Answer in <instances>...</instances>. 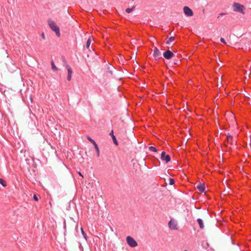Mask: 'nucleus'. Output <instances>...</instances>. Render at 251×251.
<instances>
[{
    "label": "nucleus",
    "instance_id": "6ab92c4d",
    "mask_svg": "<svg viewBox=\"0 0 251 251\" xmlns=\"http://www.w3.org/2000/svg\"><path fill=\"white\" fill-rule=\"evenodd\" d=\"M0 184H1L3 187H6V185H7L6 181H5L4 179H2V178H0Z\"/></svg>",
    "mask_w": 251,
    "mask_h": 251
},
{
    "label": "nucleus",
    "instance_id": "20e7f679",
    "mask_svg": "<svg viewBox=\"0 0 251 251\" xmlns=\"http://www.w3.org/2000/svg\"><path fill=\"white\" fill-rule=\"evenodd\" d=\"M153 56L156 60L162 58V54L157 47H155L153 50Z\"/></svg>",
    "mask_w": 251,
    "mask_h": 251
},
{
    "label": "nucleus",
    "instance_id": "f3484780",
    "mask_svg": "<svg viewBox=\"0 0 251 251\" xmlns=\"http://www.w3.org/2000/svg\"><path fill=\"white\" fill-rule=\"evenodd\" d=\"M175 37H171L168 38V39L166 41V43L167 44H170L172 42L174 41Z\"/></svg>",
    "mask_w": 251,
    "mask_h": 251
},
{
    "label": "nucleus",
    "instance_id": "9b49d317",
    "mask_svg": "<svg viewBox=\"0 0 251 251\" xmlns=\"http://www.w3.org/2000/svg\"><path fill=\"white\" fill-rule=\"evenodd\" d=\"M197 188L200 193H202L205 190V185L203 183H200L197 186Z\"/></svg>",
    "mask_w": 251,
    "mask_h": 251
},
{
    "label": "nucleus",
    "instance_id": "4be33fe9",
    "mask_svg": "<svg viewBox=\"0 0 251 251\" xmlns=\"http://www.w3.org/2000/svg\"><path fill=\"white\" fill-rule=\"evenodd\" d=\"M51 64V69L53 71H57L58 70L57 68L55 66V64Z\"/></svg>",
    "mask_w": 251,
    "mask_h": 251
},
{
    "label": "nucleus",
    "instance_id": "a211bd4d",
    "mask_svg": "<svg viewBox=\"0 0 251 251\" xmlns=\"http://www.w3.org/2000/svg\"><path fill=\"white\" fill-rule=\"evenodd\" d=\"M91 42V39H90V38H89L87 41L86 45L87 49H88L89 50H90V46Z\"/></svg>",
    "mask_w": 251,
    "mask_h": 251
},
{
    "label": "nucleus",
    "instance_id": "7c9ffc66",
    "mask_svg": "<svg viewBox=\"0 0 251 251\" xmlns=\"http://www.w3.org/2000/svg\"><path fill=\"white\" fill-rule=\"evenodd\" d=\"M184 251H187V250H185Z\"/></svg>",
    "mask_w": 251,
    "mask_h": 251
},
{
    "label": "nucleus",
    "instance_id": "2eb2a0df",
    "mask_svg": "<svg viewBox=\"0 0 251 251\" xmlns=\"http://www.w3.org/2000/svg\"><path fill=\"white\" fill-rule=\"evenodd\" d=\"M109 66L107 67V70L109 73L112 74V70H114L115 68L112 65V64H109Z\"/></svg>",
    "mask_w": 251,
    "mask_h": 251
},
{
    "label": "nucleus",
    "instance_id": "cd10ccee",
    "mask_svg": "<svg viewBox=\"0 0 251 251\" xmlns=\"http://www.w3.org/2000/svg\"><path fill=\"white\" fill-rule=\"evenodd\" d=\"M78 175H79L80 176H81L82 178L83 177V175H82V174H81L80 172H78Z\"/></svg>",
    "mask_w": 251,
    "mask_h": 251
},
{
    "label": "nucleus",
    "instance_id": "39448f33",
    "mask_svg": "<svg viewBox=\"0 0 251 251\" xmlns=\"http://www.w3.org/2000/svg\"><path fill=\"white\" fill-rule=\"evenodd\" d=\"M161 159L165 161L166 163L171 161V157L169 154H166L165 151H162L161 154Z\"/></svg>",
    "mask_w": 251,
    "mask_h": 251
},
{
    "label": "nucleus",
    "instance_id": "ddd939ff",
    "mask_svg": "<svg viewBox=\"0 0 251 251\" xmlns=\"http://www.w3.org/2000/svg\"><path fill=\"white\" fill-rule=\"evenodd\" d=\"M226 141L227 143L230 144V145L233 144V137L231 135L228 134L226 135Z\"/></svg>",
    "mask_w": 251,
    "mask_h": 251
},
{
    "label": "nucleus",
    "instance_id": "7ed1b4c3",
    "mask_svg": "<svg viewBox=\"0 0 251 251\" xmlns=\"http://www.w3.org/2000/svg\"><path fill=\"white\" fill-rule=\"evenodd\" d=\"M127 244L131 247H135L137 246V242L131 236H128L126 238Z\"/></svg>",
    "mask_w": 251,
    "mask_h": 251
},
{
    "label": "nucleus",
    "instance_id": "393cba45",
    "mask_svg": "<svg viewBox=\"0 0 251 251\" xmlns=\"http://www.w3.org/2000/svg\"><path fill=\"white\" fill-rule=\"evenodd\" d=\"M220 41L221 42L223 43L224 44H226L225 40L223 38H221Z\"/></svg>",
    "mask_w": 251,
    "mask_h": 251
},
{
    "label": "nucleus",
    "instance_id": "c756f323",
    "mask_svg": "<svg viewBox=\"0 0 251 251\" xmlns=\"http://www.w3.org/2000/svg\"><path fill=\"white\" fill-rule=\"evenodd\" d=\"M135 61L136 62V63H138L137 61H136L135 59Z\"/></svg>",
    "mask_w": 251,
    "mask_h": 251
},
{
    "label": "nucleus",
    "instance_id": "f257e3e1",
    "mask_svg": "<svg viewBox=\"0 0 251 251\" xmlns=\"http://www.w3.org/2000/svg\"><path fill=\"white\" fill-rule=\"evenodd\" d=\"M48 23L50 28L53 31L56 35L59 37L60 36V32L59 27L56 25L55 23L51 19H49L48 20Z\"/></svg>",
    "mask_w": 251,
    "mask_h": 251
},
{
    "label": "nucleus",
    "instance_id": "c85d7f7f",
    "mask_svg": "<svg viewBox=\"0 0 251 251\" xmlns=\"http://www.w3.org/2000/svg\"><path fill=\"white\" fill-rule=\"evenodd\" d=\"M219 61L220 62H222V61H221L220 59H219Z\"/></svg>",
    "mask_w": 251,
    "mask_h": 251
},
{
    "label": "nucleus",
    "instance_id": "f03ea898",
    "mask_svg": "<svg viewBox=\"0 0 251 251\" xmlns=\"http://www.w3.org/2000/svg\"><path fill=\"white\" fill-rule=\"evenodd\" d=\"M233 11L236 12H240L243 14H245L244 10L245 6L238 2H234L233 3Z\"/></svg>",
    "mask_w": 251,
    "mask_h": 251
},
{
    "label": "nucleus",
    "instance_id": "5701e85b",
    "mask_svg": "<svg viewBox=\"0 0 251 251\" xmlns=\"http://www.w3.org/2000/svg\"><path fill=\"white\" fill-rule=\"evenodd\" d=\"M81 233H82V234L83 235V237H84V238L85 239L87 240V238H86V234L85 233L84 231H83V228L81 227Z\"/></svg>",
    "mask_w": 251,
    "mask_h": 251
},
{
    "label": "nucleus",
    "instance_id": "9d476101",
    "mask_svg": "<svg viewBox=\"0 0 251 251\" xmlns=\"http://www.w3.org/2000/svg\"><path fill=\"white\" fill-rule=\"evenodd\" d=\"M66 69L67 70V72H68L67 79L69 81H71V78H72V75L73 73L72 69L70 67V66L68 65H67L66 66Z\"/></svg>",
    "mask_w": 251,
    "mask_h": 251
},
{
    "label": "nucleus",
    "instance_id": "412c9836",
    "mask_svg": "<svg viewBox=\"0 0 251 251\" xmlns=\"http://www.w3.org/2000/svg\"><path fill=\"white\" fill-rule=\"evenodd\" d=\"M169 184L171 185L174 184L175 183V179L173 178H169Z\"/></svg>",
    "mask_w": 251,
    "mask_h": 251
},
{
    "label": "nucleus",
    "instance_id": "bb28decb",
    "mask_svg": "<svg viewBox=\"0 0 251 251\" xmlns=\"http://www.w3.org/2000/svg\"><path fill=\"white\" fill-rule=\"evenodd\" d=\"M41 36H42V37L43 38V39H44L45 38V34L44 33H42Z\"/></svg>",
    "mask_w": 251,
    "mask_h": 251
},
{
    "label": "nucleus",
    "instance_id": "f8f14e48",
    "mask_svg": "<svg viewBox=\"0 0 251 251\" xmlns=\"http://www.w3.org/2000/svg\"><path fill=\"white\" fill-rule=\"evenodd\" d=\"M109 135L112 137L114 144L115 145L118 146V141H117V140L116 139V137L114 136V135L113 134V130H112L111 131V132L109 133Z\"/></svg>",
    "mask_w": 251,
    "mask_h": 251
},
{
    "label": "nucleus",
    "instance_id": "aec40b11",
    "mask_svg": "<svg viewBox=\"0 0 251 251\" xmlns=\"http://www.w3.org/2000/svg\"><path fill=\"white\" fill-rule=\"evenodd\" d=\"M149 149L151 151H153V152L157 151V150L156 149V148L153 146L150 147Z\"/></svg>",
    "mask_w": 251,
    "mask_h": 251
},
{
    "label": "nucleus",
    "instance_id": "b1692460",
    "mask_svg": "<svg viewBox=\"0 0 251 251\" xmlns=\"http://www.w3.org/2000/svg\"><path fill=\"white\" fill-rule=\"evenodd\" d=\"M33 199L35 201H38V198L36 194H34L33 195Z\"/></svg>",
    "mask_w": 251,
    "mask_h": 251
},
{
    "label": "nucleus",
    "instance_id": "dca6fc26",
    "mask_svg": "<svg viewBox=\"0 0 251 251\" xmlns=\"http://www.w3.org/2000/svg\"><path fill=\"white\" fill-rule=\"evenodd\" d=\"M135 9V6H133L131 8H127L126 9V12L127 13H130Z\"/></svg>",
    "mask_w": 251,
    "mask_h": 251
},
{
    "label": "nucleus",
    "instance_id": "a878e982",
    "mask_svg": "<svg viewBox=\"0 0 251 251\" xmlns=\"http://www.w3.org/2000/svg\"><path fill=\"white\" fill-rule=\"evenodd\" d=\"M226 13H220V14H219V15H218V18H219V17L220 16H221L225 15H226Z\"/></svg>",
    "mask_w": 251,
    "mask_h": 251
},
{
    "label": "nucleus",
    "instance_id": "1a4fd4ad",
    "mask_svg": "<svg viewBox=\"0 0 251 251\" xmlns=\"http://www.w3.org/2000/svg\"><path fill=\"white\" fill-rule=\"evenodd\" d=\"M184 14L187 16H192L193 15V11L188 6H184L183 8Z\"/></svg>",
    "mask_w": 251,
    "mask_h": 251
},
{
    "label": "nucleus",
    "instance_id": "0eeeda50",
    "mask_svg": "<svg viewBox=\"0 0 251 251\" xmlns=\"http://www.w3.org/2000/svg\"><path fill=\"white\" fill-rule=\"evenodd\" d=\"M87 139L94 145L95 149L96 151L97 152V156L99 157V156H100V151H99V149L98 145L97 144L96 142L93 139H92L90 137L88 136L87 137Z\"/></svg>",
    "mask_w": 251,
    "mask_h": 251
},
{
    "label": "nucleus",
    "instance_id": "6e6552de",
    "mask_svg": "<svg viewBox=\"0 0 251 251\" xmlns=\"http://www.w3.org/2000/svg\"><path fill=\"white\" fill-rule=\"evenodd\" d=\"M168 226L172 230H177V225L176 222L174 220H171L168 223Z\"/></svg>",
    "mask_w": 251,
    "mask_h": 251
},
{
    "label": "nucleus",
    "instance_id": "4468645a",
    "mask_svg": "<svg viewBox=\"0 0 251 251\" xmlns=\"http://www.w3.org/2000/svg\"><path fill=\"white\" fill-rule=\"evenodd\" d=\"M197 222L199 225L200 228L203 229L204 228V225L202 220L201 219L199 218L197 219Z\"/></svg>",
    "mask_w": 251,
    "mask_h": 251
},
{
    "label": "nucleus",
    "instance_id": "423d86ee",
    "mask_svg": "<svg viewBox=\"0 0 251 251\" xmlns=\"http://www.w3.org/2000/svg\"><path fill=\"white\" fill-rule=\"evenodd\" d=\"M163 55L166 59H170L175 56L174 53L170 50L165 51L163 53Z\"/></svg>",
    "mask_w": 251,
    "mask_h": 251
}]
</instances>
